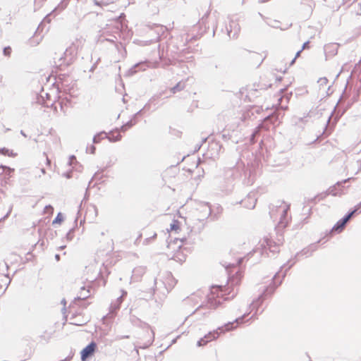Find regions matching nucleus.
Instances as JSON below:
<instances>
[{
    "instance_id": "f257e3e1",
    "label": "nucleus",
    "mask_w": 361,
    "mask_h": 361,
    "mask_svg": "<svg viewBox=\"0 0 361 361\" xmlns=\"http://www.w3.org/2000/svg\"><path fill=\"white\" fill-rule=\"evenodd\" d=\"M243 277V272L238 271L231 276L226 286H212L208 295V302L211 307H216L223 300L235 298L239 291V286Z\"/></svg>"
},
{
    "instance_id": "f03ea898",
    "label": "nucleus",
    "mask_w": 361,
    "mask_h": 361,
    "mask_svg": "<svg viewBox=\"0 0 361 361\" xmlns=\"http://www.w3.org/2000/svg\"><path fill=\"white\" fill-rule=\"evenodd\" d=\"M290 204L285 201L278 202L270 212L271 217L277 221L276 228L279 231L285 229L291 220V216L288 213L290 211Z\"/></svg>"
},
{
    "instance_id": "7ed1b4c3",
    "label": "nucleus",
    "mask_w": 361,
    "mask_h": 361,
    "mask_svg": "<svg viewBox=\"0 0 361 361\" xmlns=\"http://www.w3.org/2000/svg\"><path fill=\"white\" fill-rule=\"evenodd\" d=\"M177 281L173 278L171 273H167L165 277V281H159L157 279L154 280V286L152 288L151 295H154L156 293H161L163 296L166 295V293L172 289Z\"/></svg>"
},
{
    "instance_id": "20e7f679",
    "label": "nucleus",
    "mask_w": 361,
    "mask_h": 361,
    "mask_svg": "<svg viewBox=\"0 0 361 361\" xmlns=\"http://www.w3.org/2000/svg\"><path fill=\"white\" fill-rule=\"evenodd\" d=\"M167 256L176 262L180 260V238H174L167 242Z\"/></svg>"
},
{
    "instance_id": "39448f33",
    "label": "nucleus",
    "mask_w": 361,
    "mask_h": 361,
    "mask_svg": "<svg viewBox=\"0 0 361 361\" xmlns=\"http://www.w3.org/2000/svg\"><path fill=\"white\" fill-rule=\"evenodd\" d=\"M77 50L75 46H71L67 48L63 53V56L59 60V66H68L72 63L73 59L76 55Z\"/></svg>"
},
{
    "instance_id": "423d86ee",
    "label": "nucleus",
    "mask_w": 361,
    "mask_h": 361,
    "mask_svg": "<svg viewBox=\"0 0 361 361\" xmlns=\"http://www.w3.org/2000/svg\"><path fill=\"white\" fill-rule=\"evenodd\" d=\"M355 212V210L353 211L350 214H348L346 216H345L343 219L339 220L335 226L332 228V231L336 232H341L344 228L346 223L350 220V219L352 217L353 214Z\"/></svg>"
},
{
    "instance_id": "0eeeda50",
    "label": "nucleus",
    "mask_w": 361,
    "mask_h": 361,
    "mask_svg": "<svg viewBox=\"0 0 361 361\" xmlns=\"http://www.w3.org/2000/svg\"><path fill=\"white\" fill-rule=\"evenodd\" d=\"M95 348H96V343L94 342H91L90 344H88L81 351V360L82 361H84L87 357L91 356L94 353Z\"/></svg>"
},
{
    "instance_id": "6e6552de",
    "label": "nucleus",
    "mask_w": 361,
    "mask_h": 361,
    "mask_svg": "<svg viewBox=\"0 0 361 361\" xmlns=\"http://www.w3.org/2000/svg\"><path fill=\"white\" fill-rule=\"evenodd\" d=\"M219 334H220V333L218 331L209 332L207 335H206L204 336V338H201L198 341V345L199 346L204 345L207 342L217 338L219 336Z\"/></svg>"
},
{
    "instance_id": "1a4fd4ad",
    "label": "nucleus",
    "mask_w": 361,
    "mask_h": 361,
    "mask_svg": "<svg viewBox=\"0 0 361 361\" xmlns=\"http://www.w3.org/2000/svg\"><path fill=\"white\" fill-rule=\"evenodd\" d=\"M127 293L126 291H123V294L118 297L115 301L112 302L110 306V312L111 314H115L118 310L120 309L121 305L123 302V297L126 295Z\"/></svg>"
},
{
    "instance_id": "9d476101",
    "label": "nucleus",
    "mask_w": 361,
    "mask_h": 361,
    "mask_svg": "<svg viewBox=\"0 0 361 361\" xmlns=\"http://www.w3.org/2000/svg\"><path fill=\"white\" fill-rule=\"evenodd\" d=\"M147 67L148 66L145 62L137 63L128 70V74L129 75H133L140 71H145Z\"/></svg>"
},
{
    "instance_id": "9b49d317",
    "label": "nucleus",
    "mask_w": 361,
    "mask_h": 361,
    "mask_svg": "<svg viewBox=\"0 0 361 361\" xmlns=\"http://www.w3.org/2000/svg\"><path fill=\"white\" fill-rule=\"evenodd\" d=\"M146 268L145 267H135L133 271V276L132 277L136 280L138 281L140 279L142 276V275L145 273Z\"/></svg>"
},
{
    "instance_id": "f8f14e48",
    "label": "nucleus",
    "mask_w": 361,
    "mask_h": 361,
    "mask_svg": "<svg viewBox=\"0 0 361 361\" xmlns=\"http://www.w3.org/2000/svg\"><path fill=\"white\" fill-rule=\"evenodd\" d=\"M179 173V169L177 166H171L169 167L164 172V177H174L176 174Z\"/></svg>"
},
{
    "instance_id": "ddd939ff",
    "label": "nucleus",
    "mask_w": 361,
    "mask_h": 361,
    "mask_svg": "<svg viewBox=\"0 0 361 361\" xmlns=\"http://www.w3.org/2000/svg\"><path fill=\"white\" fill-rule=\"evenodd\" d=\"M230 27L231 28L233 27L234 31L233 32V30L231 29L228 30V35L231 37H235V36L238 35V34L240 32V26L238 23L232 21L230 23Z\"/></svg>"
},
{
    "instance_id": "4468645a",
    "label": "nucleus",
    "mask_w": 361,
    "mask_h": 361,
    "mask_svg": "<svg viewBox=\"0 0 361 361\" xmlns=\"http://www.w3.org/2000/svg\"><path fill=\"white\" fill-rule=\"evenodd\" d=\"M90 297V289H86L85 287L81 288L80 295L75 298V300L83 301Z\"/></svg>"
},
{
    "instance_id": "2eb2a0df",
    "label": "nucleus",
    "mask_w": 361,
    "mask_h": 361,
    "mask_svg": "<svg viewBox=\"0 0 361 361\" xmlns=\"http://www.w3.org/2000/svg\"><path fill=\"white\" fill-rule=\"evenodd\" d=\"M107 137V134L104 132H100L96 134L93 137V142L97 144L99 143L102 140Z\"/></svg>"
},
{
    "instance_id": "dca6fc26",
    "label": "nucleus",
    "mask_w": 361,
    "mask_h": 361,
    "mask_svg": "<svg viewBox=\"0 0 361 361\" xmlns=\"http://www.w3.org/2000/svg\"><path fill=\"white\" fill-rule=\"evenodd\" d=\"M47 98V99H49V94L47 92H42L40 94V98H38V102L39 103H41L42 105L44 106H49V102H47L46 101L44 100V98Z\"/></svg>"
},
{
    "instance_id": "f3484780",
    "label": "nucleus",
    "mask_w": 361,
    "mask_h": 361,
    "mask_svg": "<svg viewBox=\"0 0 361 361\" xmlns=\"http://www.w3.org/2000/svg\"><path fill=\"white\" fill-rule=\"evenodd\" d=\"M0 153H1L4 155H7L11 157H15L17 155L16 153L13 152V151L10 150L6 147L1 148Z\"/></svg>"
},
{
    "instance_id": "a211bd4d",
    "label": "nucleus",
    "mask_w": 361,
    "mask_h": 361,
    "mask_svg": "<svg viewBox=\"0 0 361 361\" xmlns=\"http://www.w3.org/2000/svg\"><path fill=\"white\" fill-rule=\"evenodd\" d=\"M155 98H156L155 96L152 97L149 99V102L145 105L144 108L138 111L136 114H135L133 117L136 119L137 116L138 115H140L144 109H149V103L152 102L154 100H155Z\"/></svg>"
},
{
    "instance_id": "6ab92c4d",
    "label": "nucleus",
    "mask_w": 361,
    "mask_h": 361,
    "mask_svg": "<svg viewBox=\"0 0 361 361\" xmlns=\"http://www.w3.org/2000/svg\"><path fill=\"white\" fill-rule=\"evenodd\" d=\"M12 53V49L10 46L5 47L3 49V54L6 57H10Z\"/></svg>"
},
{
    "instance_id": "aec40b11",
    "label": "nucleus",
    "mask_w": 361,
    "mask_h": 361,
    "mask_svg": "<svg viewBox=\"0 0 361 361\" xmlns=\"http://www.w3.org/2000/svg\"><path fill=\"white\" fill-rule=\"evenodd\" d=\"M110 142H116L121 139V135L120 134H118L116 136L114 135H110L106 137Z\"/></svg>"
},
{
    "instance_id": "412c9836",
    "label": "nucleus",
    "mask_w": 361,
    "mask_h": 361,
    "mask_svg": "<svg viewBox=\"0 0 361 361\" xmlns=\"http://www.w3.org/2000/svg\"><path fill=\"white\" fill-rule=\"evenodd\" d=\"M137 123V120L134 118L133 117L128 121L125 125L128 128V129L130 128L133 126H135Z\"/></svg>"
},
{
    "instance_id": "4be33fe9",
    "label": "nucleus",
    "mask_w": 361,
    "mask_h": 361,
    "mask_svg": "<svg viewBox=\"0 0 361 361\" xmlns=\"http://www.w3.org/2000/svg\"><path fill=\"white\" fill-rule=\"evenodd\" d=\"M178 221L177 220H174L173 222L171 224L170 226V229H167L168 232H169V231H175V230H177L178 228Z\"/></svg>"
},
{
    "instance_id": "5701e85b",
    "label": "nucleus",
    "mask_w": 361,
    "mask_h": 361,
    "mask_svg": "<svg viewBox=\"0 0 361 361\" xmlns=\"http://www.w3.org/2000/svg\"><path fill=\"white\" fill-rule=\"evenodd\" d=\"M68 0H62L59 4L57 9L63 10L66 8L68 5Z\"/></svg>"
},
{
    "instance_id": "b1692460",
    "label": "nucleus",
    "mask_w": 361,
    "mask_h": 361,
    "mask_svg": "<svg viewBox=\"0 0 361 361\" xmlns=\"http://www.w3.org/2000/svg\"><path fill=\"white\" fill-rule=\"evenodd\" d=\"M63 216L61 213H59L53 221V224L56 223H61L63 221Z\"/></svg>"
},
{
    "instance_id": "393cba45",
    "label": "nucleus",
    "mask_w": 361,
    "mask_h": 361,
    "mask_svg": "<svg viewBox=\"0 0 361 361\" xmlns=\"http://www.w3.org/2000/svg\"><path fill=\"white\" fill-rule=\"evenodd\" d=\"M224 328H225V330H224L223 329H219V330L220 331V333L224 332L225 331H230L232 329H233V324H227L226 325H225Z\"/></svg>"
},
{
    "instance_id": "a878e982",
    "label": "nucleus",
    "mask_w": 361,
    "mask_h": 361,
    "mask_svg": "<svg viewBox=\"0 0 361 361\" xmlns=\"http://www.w3.org/2000/svg\"><path fill=\"white\" fill-rule=\"evenodd\" d=\"M180 82H178L174 87H171L170 89V92L172 94H175L177 91L179 90V86H180Z\"/></svg>"
},
{
    "instance_id": "bb28decb",
    "label": "nucleus",
    "mask_w": 361,
    "mask_h": 361,
    "mask_svg": "<svg viewBox=\"0 0 361 361\" xmlns=\"http://www.w3.org/2000/svg\"><path fill=\"white\" fill-rule=\"evenodd\" d=\"M4 268H5L6 270H8V266L7 263H6V262L0 263V274H1V271H3ZM2 274H4L2 273Z\"/></svg>"
},
{
    "instance_id": "cd10ccee",
    "label": "nucleus",
    "mask_w": 361,
    "mask_h": 361,
    "mask_svg": "<svg viewBox=\"0 0 361 361\" xmlns=\"http://www.w3.org/2000/svg\"><path fill=\"white\" fill-rule=\"evenodd\" d=\"M170 133L178 137L179 131L170 127Z\"/></svg>"
},
{
    "instance_id": "c85d7f7f",
    "label": "nucleus",
    "mask_w": 361,
    "mask_h": 361,
    "mask_svg": "<svg viewBox=\"0 0 361 361\" xmlns=\"http://www.w3.org/2000/svg\"><path fill=\"white\" fill-rule=\"evenodd\" d=\"M95 149H96V148H95V147L93 145H92L89 147H87V151H90V152L91 154H94Z\"/></svg>"
},
{
    "instance_id": "c756f323",
    "label": "nucleus",
    "mask_w": 361,
    "mask_h": 361,
    "mask_svg": "<svg viewBox=\"0 0 361 361\" xmlns=\"http://www.w3.org/2000/svg\"><path fill=\"white\" fill-rule=\"evenodd\" d=\"M45 212H52L54 208L51 205H47L44 208Z\"/></svg>"
},
{
    "instance_id": "7c9ffc66",
    "label": "nucleus",
    "mask_w": 361,
    "mask_h": 361,
    "mask_svg": "<svg viewBox=\"0 0 361 361\" xmlns=\"http://www.w3.org/2000/svg\"><path fill=\"white\" fill-rule=\"evenodd\" d=\"M130 336H128V335H125V336H123V335H118V336H116V340H122L123 338H128Z\"/></svg>"
},
{
    "instance_id": "2f4dec72",
    "label": "nucleus",
    "mask_w": 361,
    "mask_h": 361,
    "mask_svg": "<svg viewBox=\"0 0 361 361\" xmlns=\"http://www.w3.org/2000/svg\"><path fill=\"white\" fill-rule=\"evenodd\" d=\"M11 212V209H9V211L7 212V214L4 216H3L1 219H0V221L6 219L9 216Z\"/></svg>"
},
{
    "instance_id": "473e14b6",
    "label": "nucleus",
    "mask_w": 361,
    "mask_h": 361,
    "mask_svg": "<svg viewBox=\"0 0 361 361\" xmlns=\"http://www.w3.org/2000/svg\"><path fill=\"white\" fill-rule=\"evenodd\" d=\"M121 130L122 131H123V132H124V131H126V130H128V128H127V127L126 126V125L124 124V125H123V126L121 127Z\"/></svg>"
},
{
    "instance_id": "72a5a7b5",
    "label": "nucleus",
    "mask_w": 361,
    "mask_h": 361,
    "mask_svg": "<svg viewBox=\"0 0 361 361\" xmlns=\"http://www.w3.org/2000/svg\"><path fill=\"white\" fill-rule=\"evenodd\" d=\"M10 283H11V279H9L8 283H6V287L5 288V289L3 291V293H5L6 290L7 289V288H8V285L10 284Z\"/></svg>"
},
{
    "instance_id": "f704fd0d",
    "label": "nucleus",
    "mask_w": 361,
    "mask_h": 361,
    "mask_svg": "<svg viewBox=\"0 0 361 361\" xmlns=\"http://www.w3.org/2000/svg\"><path fill=\"white\" fill-rule=\"evenodd\" d=\"M116 24H117V25H116L117 30H119L120 28L122 27V25L121 23H119L118 22H116Z\"/></svg>"
},
{
    "instance_id": "c9c22d12",
    "label": "nucleus",
    "mask_w": 361,
    "mask_h": 361,
    "mask_svg": "<svg viewBox=\"0 0 361 361\" xmlns=\"http://www.w3.org/2000/svg\"><path fill=\"white\" fill-rule=\"evenodd\" d=\"M73 159H75V157L74 155H72L70 157V161H69V164L71 165V161Z\"/></svg>"
},
{
    "instance_id": "e433bc0d",
    "label": "nucleus",
    "mask_w": 361,
    "mask_h": 361,
    "mask_svg": "<svg viewBox=\"0 0 361 361\" xmlns=\"http://www.w3.org/2000/svg\"><path fill=\"white\" fill-rule=\"evenodd\" d=\"M1 168L3 169H8L9 171H13V169H11V168L8 167V166H1Z\"/></svg>"
},
{
    "instance_id": "4c0bfd02",
    "label": "nucleus",
    "mask_w": 361,
    "mask_h": 361,
    "mask_svg": "<svg viewBox=\"0 0 361 361\" xmlns=\"http://www.w3.org/2000/svg\"><path fill=\"white\" fill-rule=\"evenodd\" d=\"M20 133V134H21L23 137H27V135L25 133V132H24L23 130H21Z\"/></svg>"
},
{
    "instance_id": "58836bf2",
    "label": "nucleus",
    "mask_w": 361,
    "mask_h": 361,
    "mask_svg": "<svg viewBox=\"0 0 361 361\" xmlns=\"http://www.w3.org/2000/svg\"><path fill=\"white\" fill-rule=\"evenodd\" d=\"M55 258H56V260H59V258H60L59 255L56 254L55 255Z\"/></svg>"
},
{
    "instance_id": "ea45409f",
    "label": "nucleus",
    "mask_w": 361,
    "mask_h": 361,
    "mask_svg": "<svg viewBox=\"0 0 361 361\" xmlns=\"http://www.w3.org/2000/svg\"><path fill=\"white\" fill-rule=\"evenodd\" d=\"M350 179V178H348V179H346V180H344L343 181V183H347Z\"/></svg>"
},
{
    "instance_id": "a19ab883",
    "label": "nucleus",
    "mask_w": 361,
    "mask_h": 361,
    "mask_svg": "<svg viewBox=\"0 0 361 361\" xmlns=\"http://www.w3.org/2000/svg\"><path fill=\"white\" fill-rule=\"evenodd\" d=\"M41 171H42V173H45V169H42V170H41Z\"/></svg>"
},
{
    "instance_id": "79ce46f5",
    "label": "nucleus",
    "mask_w": 361,
    "mask_h": 361,
    "mask_svg": "<svg viewBox=\"0 0 361 361\" xmlns=\"http://www.w3.org/2000/svg\"><path fill=\"white\" fill-rule=\"evenodd\" d=\"M107 40H108V41H110V42H114V39H107Z\"/></svg>"
},
{
    "instance_id": "37998d69",
    "label": "nucleus",
    "mask_w": 361,
    "mask_h": 361,
    "mask_svg": "<svg viewBox=\"0 0 361 361\" xmlns=\"http://www.w3.org/2000/svg\"><path fill=\"white\" fill-rule=\"evenodd\" d=\"M66 177H67L68 178H71V176H70L69 174H66Z\"/></svg>"
},
{
    "instance_id": "c03bdc74",
    "label": "nucleus",
    "mask_w": 361,
    "mask_h": 361,
    "mask_svg": "<svg viewBox=\"0 0 361 361\" xmlns=\"http://www.w3.org/2000/svg\"><path fill=\"white\" fill-rule=\"evenodd\" d=\"M152 331V337H154V331L152 330H151Z\"/></svg>"
},
{
    "instance_id": "a18cd8bd",
    "label": "nucleus",
    "mask_w": 361,
    "mask_h": 361,
    "mask_svg": "<svg viewBox=\"0 0 361 361\" xmlns=\"http://www.w3.org/2000/svg\"><path fill=\"white\" fill-rule=\"evenodd\" d=\"M301 52V51H299L298 53H297V56H298L300 54V53Z\"/></svg>"
},
{
    "instance_id": "49530a36",
    "label": "nucleus",
    "mask_w": 361,
    "mask_h": 361,
    "mask_svg": "<svg viewBox=\"0 0 361 361\" xmlns=\"http://www.w3.org/2000/svg\"><path fill=\"white\" fill-rule=\"evenodd\" d=\"M283 243V239L281 240V242L280 243V245H282Z\"/></svg>"
},
{
    "instance_id": "de8ad7c7",
    "label": "nucleus",
    "mask_w": 361,
    "mask_h": 361,
    "mask_svg": "<svg viewBox=\"0 0 361 361\" xmlns=\"http://www.w3.org/2000/svg\"><path fill=\"white\" fill-rule=\"evenodd\" d=\"M4 275L8 278V275L7 274H5Z\"/></svg>"
}]
</instances>
